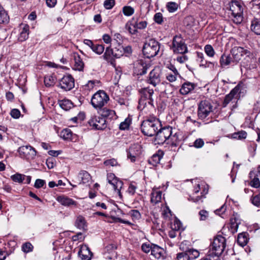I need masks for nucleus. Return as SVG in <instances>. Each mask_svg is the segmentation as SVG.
<instances>
[{"instance_id": "22", "label": "nucleus", "mask_w": 260, "mask_h": 260, "mask_svg": "<svg viewBox=\"0 0 260 260\" xmlns=\"http://www.w3.org/2000/svg\"><path fill=\"white\" fill-rule=\"evenodd\" d=\"M79 256L84 260H90L92 256V253L89 247L86 245H82L78 252Z\"/></svg>"}, {"instance_id": "23", "label": "nucleus", "mask_w": 260, "mask_h": 260, "mask_svg": "<svg viewBox=\"0 0 260 260\" xmlns=\"http://www.w3.org/2000/svg\"><path fill=\"white\" fill-rule=\"evenodd\" d=\"M21 29L18 40L19 42H23L26 40L28 38L29 26L26 24H21L20 25Z\"/></svg>"}, {"instance_id": "64", "label": "nucleus", "mask_w": 260, "mask_h": 260, "mask_svg": "<svg viewBox=\"0 0 260 260\" xmlns=\"http://www.w3.org/2000/svg\"><path fill=\"white\" fill-rule=\"evenodd\" d=\"M46 165L48 169H51L55 166V159L53 157H49L46 160Z\"/></svg>"}, {"instance_id": "27", "label": "nucleus", "mask_w": 260, "mask_h": 260, "mask_svg": "<svg viewBox=\"0 0 260 260\" xmlns=\"http://www.w3.org/2000/svg\"><path fill=\"white\" fill-rule=\"evenodd\" d=\"M101 115L106 120H111L116 118V113L114 110L103 108L101 110Z\"/></svg>"}, {"instance_id": "26", "label": "nucleus", "mask_w": 260, "mask_h": 260, "mask_svg": "<svg viewBox=\"0 0 260 260\" xmlns=\"http://www.w3.org/2000/svg\"><path fill=\"white\" fill-rule=\"evenodd\" d=\"M196 87L194 83L189 82H184L180 89V93L182 95H186L192 91Z\"/></svg>"}, {"instance_id": "20", "label": "nucleus", "mask_w": 260, "mask_h": 260, "mask_svg": "<svg viewBox=\"0 0 260 260\" xmlns=\"http://www.w3.org/2000/svg\"><path fill=\"white\" fill-rule=\"evenodd\" d=\"M76 179V182H78L79 184H85L90 182L91 180V176L87 171L82 170L79 173Z\"/></svg>"}, {"instance_id": "29", "label": "nucleus", "mask_w": 260, "mask_h": 260, "mask_svg": "<svg viewBox=\"0 0 260 260\" xmlns=\"http://www.w3.org/2000/svg\"><path fill=\"white\" fill-rule=\"evenodd\" d=\"M162 198V192L153 188L151 192V202L154 204L159 203Z\"/></svg>"}, {"instance_id": "42", "label": "nucleus", "mask_w": 260, "mask_h": 260, "mask_svg": "<svg viewBox=\"0 0 260 260\" xmlns=\"http://www.w3.org/2000/svg\"><path fill=\"white\" fill-rule=\"evenodd\" d=\"M131 119L130 118H126L125 120L121 122L120 124L119 128L120 130H125L128 129L129 125L131 123Z\"/></svg>"}, {"instance_id": "34", "label": "nucleus", "mask_w": 260, "mask_h": 260, "mask_svg": "<svg viewBox=\"0 0 260 260\" xmlns=\"http://www.w3.org/2000/svg\"><path fill=\"white\" fill-rule=\"evenodd\" d=\"M58 103L60 107L66 111L70 110L73 106L72 102L67 99L59 101Z\"/></svg>"}, {"instance_id": "59", "label": "nucleus", "mask_w": 260, "mask_h": 260, "mask_svg": "<svg viewBox=\"0 0 260 260\" xmlns=\"http://www.w3.org/2000/svg\"><path fill=\"white\" fill-rule=\"evenodd\" d=\"M226 210V207L225 204L223 205L219 209L216 210L214 212L216 214L219 215L222 218H224L223 215Z\"/></svg>"}, {"instance_id": "18", "label": "nucleus", "mask_w": 260, "mask_h": 260, "mask_svg": "<svg viewBox=\"0 0 260 260\" xmlns=\"http://www.w3.org/2000/svg\"><path fill=\"white\" fill-rule=\"evenodd\" d=\"M151 255L158 260H164L166 256L165 250L157 245H152Z\"/></svg>"}, {"instance_id": "8", "label": "nucleus", "mask_w": 260, "mask_h": 260, "mask_svg": "<svg viewBox=\"0 0 260 260\" xmlns=\"http://www.w3.org/2000/svg\"><path fill=\"white\" fill-rule=\"evenodd\" d=\"M231 53L233 56V62L236 63H238L244 55L250 59L254 57L253 53L249 50L241 47H234L231 49Z\"/></svg>"}, {"instance_id": "37", "label": "nucleus", "mask_w": 260, "mask_h": 260, "mask_svg": "<svg viewBox=\"0 0 260 260\" xmlns=\"http://www.w3.org/2000/svg\"><path fill=\"white\" fill-rule=\"evenodd\" d=\"M73 133L71 129L65 128L63 129L60 134L61 138L65 140H71L72 139Z\"/></svg>"}, {"instance_id": "1", "label": "nucleus", "mask_w": 260, "mask_h": 260, "mask_svg": "<svg viewBox=\"0 0 260 260\" xmlns=\"http://www.w3.org/2000/svg\"><path fill=\"white\" fill-rule=\"evenodd\" d=\"M226 247L225 238L221 235H217L211 242L207 253L215 258H220L225 251Z\"/></svg>"}, {"instance_id": "57", "label": "nucleus", "mask_w": 260, "mask_h": 260, "mask_svg": "<svg viewBox=\"0 0 260 260\" xmlns=\"http://www.w3.org/2000/svg\"><path fill=\"white\" fill-rule=\"evenodd\" d=\"M147 25L146 21H137L134 24V27L138 29H144Z\"/></svg>"}, {"instance_id": "4", "label": "nucleus", "mask_w": 260, "mask_h": 260, "mask_svg": "<svg viewBox=\"0 0 260 260\" xmlns=\"http://www.w3.org/2000/svg\"><path fill=\"white\" fill-rule=\"evenodd\" d=\"M229 10L231 12L232 20L236 24L240 23L243 20V7L240 3L237 1H231L229 3Z\"/></svg>"}, {"instance_id": "24", "label": "nucleus", "mask_w": 260, "mask_h": 260, "mask_svg": "<svg viewBox=\"0 0 260 260\" xmlns=\"http://www.w3.org/2000/svg\"><path fill=\"white\" fill-rule=\"evenodd\" d=\"M74 64L73 69L78 71H83L84 67V63L80 55L77 53L74 54Z\"/></svg>"}, {"instance_id": "54", "label": "nucleus", "mask_w": 260, "mask_h": 260, "mask_svg": "<svg viewBox=\"0 0 260 260\" xmlns=\"http://www.w3.org/2000/svg\"><path fill=\"white\" fill-rule=\"evenodd\" d=\"M85 238V233L82 232H79L76 235L72 236V240L73 241H82Z\"/></svg>"}, {"instance_id": "21", "label": "nucleus", "mask_w": 260, "mask_h": 260, "mask_svg": "<svg viewBox=\"0 0 260 260\" xmlns=\"http://www.w3.org/2000/svg\"><path fill=\"white\" fill-rule=\"evenodd\" d=\"M150 67V63H147L143 60H140L136 64V71L137 72L138 75H143L146 73Z\"/></svg>"}, {"instance_id": "32", "label": "nucleus", "mask_w": 260, "mask_h": 260, "mask_svg": "<svg viewBox=\"0 0 260 260\" xmlns=\"http://www.w3.org/2000/svg\"><path fill=\"white\" fill-rule=\"evenodd\" d=\"M233 62L232 57L229 54H223L220 57L219 62L222 68L230 65Z\"/></svg>"}, {"instance_id": "6", "label": "nucleus", "mask_w": 260, "mask_h": 260, "mask_svg": "<svg viewBox=\"0 0 260 260\" xmlns=\"http://www.w3.org/2000/svg\"><path fill=\"white\" fill-rule=\"evenodd\" d=\"M242 87V86L240 84H238L228 94L225 95L222 103L223 107H226L231 102L232 103H235L233 106V108H236L237 107V104L240 98Z\"/></svg>"}, {"instance_id": "58", "label": "nucleus", "mask_w": 260, "mask_h": 260, "mask_svg": "<svg viewBox=\"0 0 260 260\" xmlns=\"http://www.w3.org/2000/svg\"><path fill=\"white\" fill-rule=\"evenodd\" d=\"M152 245L149 243H143L142 245L141 249L142 251L145 253H148L151 251L152 252Z\"/></svg>"}, {"instance_id": "38", "label": "nucleus", "mask_w": 260, "mask_h": 260, "mask_svg": "<svg viewBox=\"0 0 260 260\" xmlns=\"http://www.w3.org/2000/svg\"><path fill=\"white\" fill-rule=\"evenodd\" d=\"M188 258L190 260H193L194 259L197 258L200 256V252L198 250L189 248L187 253H185Z\"/></svg>"}, {"instance_id": "36", "label": "nucleus", "mask_w": 260, "mask_h": 260, "mask_svg": "<svg viewBox=\"0 0 260 260\" xmlns=\"http://www.w3.org/2000/svg\"><path fill=\"white\" fill-rule=\"evenodd\" d=\"M138 108L141 110L146 109L147 111H150V110L153 109L154 108L153 99H152V102L150 104H149V102L148 103L147 102V100H146L145 105L141 104V101H139Z\"/></svg>"}, {"instance_id": "43", "label": "nucleus", "mask_w": 260, "mask_h": 260, "mask_svg": "<svg viewBox=\"0 0 260 260\" xmlns=\"http://www.w3.org/2000/svg\"><path fill=\"white\" fill-rule=\"evenodd\" d=\"M12 180L14 182L19 183H22L25 180V175L19 173H16L11 177Z\"/></svg>"}, {"instance_id": "28", "label": "nucleus", "mask_w": 260, "mask_h": 260, "mask_svg": "<svg viewBox=\"0 0 260 260\" xmlns=\"http://www.w3.org/2000/svg\"><path fill=\"white\" fill-rule=\"evenodd\" d=\"M163 155L164 153L162 151H158L157 153L154 154L149 159V163L153 166H156L157 164H159Z\"/></svg>"}, {"instance_id": "10", "label": "nucleus", "mask_w": 260, "mask_h": 260, "mask_svg": "<svg viewBox=\"0 0 260 260\" xmlns=\"http://www.w3.org/2000/svg\"><path fill=\"white\" fill-rule=\"evenodd\" d=\"M172 133V128L170 126H166L158 129L155 134V140L158 144H163L167 140H169Z\"/></svg>"}, {"instance_id": "55", "label": "nucleus", "mask_w": 260, "mask_h": 260, "mask_svg": "<svg viewBox=\"0 0 260 260\" xmlns=\"http://www.w3.org/2000/svg\"><path fill=\"white\" fill-rule=\"evenodd\" d=\"M250 185L256 188L260 187V181L257 176H254V178L250 181Z\"/></svg>"}, {"instance_id": "13", "label": "nucleus", "mask_w": 260, "mask_h": 260, "mask_svg": "<svg viewBox=\"0 0 260 260\" xmlns=\"http://www.w3.org/2000/svg\"><path fill=\"white\" fill-rule=\"evenodd\" d=\"M18 152L21 157L27 159H33L36 155V150L29 145L19 147Z\"/></svg>"}, {"instance_id": "15", "label": "nucleus", "mask_w": 260, "mask_h": 260, "mask_svg": "<svg viewBox=\"0 0 260 260\" xmlns=\"http://www.w3.org/2000/svg\"><path fill=\"white\" fill-rule=\"evenodd\" d=\"M74 79L70 75L64 76L59 83V86L66 91L70 90L74 87Z\"/></svg>"}, {"instance_id": "7", "label": "nucleus", "mask_w": 260, "mask_h": 260, "mask_svg": "<svg viewBox=\"0 0 260 260\" xmlns=\"http://www.w3.org/2000/svg\"><path fill=\"white\" fill-rule=\"evenodd\" d=\"M213 106L209 100H203L198 104V116L200 119H205L213 112Z\"/></svg>"}, {"instance_id": "56", "label": "nucleus", "mask_w": 260, "mask_h": 260, "mask_svg": "<svg viewBox=\"0 0 260 260\" xmlns=\"http://www.w3.org/2000/svg\"><path fill=\"white\" fill-rule=\"evenodd\" d=\"M154 21L158 24H161L164 22L162 14L160 13H156L153 18Z\"/></svg>"}, {"instance_id": "50", "label": "nucleus", "mask_w": 260, "mask_h": 260, "mask_svg": "<svg viewBox=\"0 0 260 260\" xmlns=\"http://www.w3.org/2000/svg\"><path fill=\"white\" fill-rule=\"evenodd\" d=\"M168 141V143H170L171 145L174 146H177L179 142L176 134H175L173 135L172 134L171 137L169 138V140Z\"/></svg>"}, {"instance_id": "33", "label": "nucleus", "mask_w": 260, "mask_h": 260, "mask_svg": "<svg viewBox=\"0 0 260 260\" xmlns=\"http://www.w3.org/2000/svg\"><path fill=\"white\" fill-rule=\"evenodd\" d=\"M248 240L247 233L243 232L239 234L237 238V242L242 247L244 246L247 243Z\"/></svg>"}, {"instance_id": "61", "label": "nucleus", "mask_w": 260, "mask_h": 260, "mask_svg": "<svg viewBox=\"0 0 260 260\" xmlns=\"http://www.w3.org/2000/svg\"><path fill=\"white\" fill-rule=\"evenodd\" d=\"M251 203L253 205L256 207L260 206V196L258 195L252 197L251 199Z\"/></svg>"}, {"instance_id": "19", "label": "nucleus", "mask_w": 260, "mask_h": 260, "mask_svg": "<svg viewBox=\"0 0 260 260\" xmlns=\"http://www.w3.org/2000/svg\"><path fill=\"white\" fill-rule=\"evenodd\" d=\"M116 53L114 52V50L110 47L106 48L105 52L103 55V58L108 62L110 63L113 66H115V56Z\"/></svg>"}, {"instance_id": "14", "label": "nucleus", "mask_w": 260, "mask_h": 260, "mask_svg": "<svg viewBox=\"0 0 260 260\" xmlns=\"http://www.w3.org/2000/svg\"><path fill=\"white\" fill-rule=\"evenodd\" d=\"M107 120L104 117L94 116L91 117L88 121L89 125L93 128L98 130L105 129L107 127Z\"/></svg>"}, {"instance_id": "39", "label": "nucleus", "mask_w": 260, "mask_h": 260, "mask_svg": "<svg viewBox=\"0 0 260 260\" xmlns=\"http://www.w3.org/2000/svg\"><path fill=\"white\" fill-rule=\"evenodd\" d=\"M75 225L77 228H84L87 226L86 221L85 217L81 215L77 217L75 221Z\"/></svg>"}, {"instance_id": "48", "label": "nucleus", "mask_w": 260, "mask_h": 260, "mask_svg": "<svg viewBox=\"0 0 260 260\" xmlns=\"http://www.w3.org/2000/svg\"><path fill=\"white\" fill-rule=\"evenodd\" d=\"M189 242L187 241H184L181 243L179 245L180 250H182L181 253H187L189 249L188 246H189Z\"/></svg>"}, {"instance_id": "9", "label": "nucleus", "mask_w": 260, "mask_h": 260, "mask_svg": "<svg viewBox=\"0 0 260 260\" xmlns=\"http://www.w3.org/2000/svg\"><path fill=\"white\" fill-rule=\"evenodd\" d=\"M171 49L175 53L183 54L188 51L184 39L178 36H175L173 38Z\"/></svg>"}, {"instance_id": "52", "label": "nucleus", "mask_w": 260, "mask_h": 260, "mask_svg": "<svg viewBox=\"0 0 260 260\" xmlns=\"http://www.w3.org/2000/svg\"><path fill=\"white\" fill-rule=\"evenodd\" d=\"M204 50L207 55L210 57H213L215 54L214 49L210 45H206L205 46Z\"/></svg>"}, {"instance_id": "11", "label": "nucleus", "mask_w": 260, "mask_h": 260, "mask_svg": "<svg viewBox=\"0 0 260 260\" xmlns=\"http://www.w3.org/2000/svg\"><path fill=\"white\" fill-rule=\"evenodd\" d=\"M107 180L108 183L112 186L114 191L121 198V189L123 185V182L120 180L115 175L112 173L107 174Z\"/></svg>"}, {"instance_id": "25", "label": "nucleus", "mask_w": 260, "mask_h": 260, "mask_svg": "<svg viewBox=\"0 0 260 260\" xmlns=\"http://www.w3.org/2000/svg\"><path fill=\"white\" fill-rule=\"evenodd\" d=\"M56 200L60 204L64 206L69 207L72 205L76 206L77 205V202L64 196H58Z\"/></svg>"}, {"instance_id": "35", "label": "nucleus", "mask_w": 260, "mask_h": 260, "mask_svg": "<svg viewBox=\"0 0 260 260\" xmlns=\"http://www.w3.org/2000/svg\"><path fill=\"white\" fill-rule=\"evenodd\" d=\"M9 21V17L7 12L0 6V24L8 23Z\"/></svg>"}, {"instance_id": "60", "label": "nucleus", "mask_w": 260, "mask_h": 260, "mask_svg": "<svg viewBox=\"0 0 260 260\" xmlns=\"http://www.w3.org/2000/svg\"><path fill=\"white\" fill-rule=\"evenodd\" d=\"M114 0H106L104 2V6L106 9H111L115 5Z\"/></svg>"}, {"instance_id": "46", "label": "nucleus", "mask_w": 260, "mask_h": 260, "mask_svg": "<svg viewBox=\"0 0 260 260\" xmlns=\"http://www.w3.org/2000/svg\"><path fill=\"white\" fill-rule=\"evenodd\" d=\"M123 14L126 16H132L135 12V10L131 6H124L122 8Z\"/></svg>"}, {"instance_id": "49", "label": "nucleus", "mask_w": 260, "mask_h": 260, "mask_svg": "<svg viewBox=\"0 0 260 260\" xmlns=\"http://www.w3.org/2000/svg\"><path fill=\"white\" fill-rule=\"evenodd\" d=\"M231 228H238L241 224V220L236 217H232L230 219Z\"/></svg>"}, {"instance_id": "47", "label": "nucleus", "mask_w": 260, "mask_h": 260, "mask_svg": "<svg viewBox=\"0 0 260 260\" xmlns=\"http://www.w3.org/2000/svg\"><path fill=\"white\" fill-rule=\"evenodd\" d=\"M167 7L169 12L173 13L177 10L178 5L175 2H171L167 3Z\"/></svg>"}, {"instance_id": "30", "label": "nucleus", "mask_w": 260, "mask_h": 260, "mask_svg": "<svg viewBox=\"0 0 260 260\" xmlns=\"http://www.w3.org/2000/svg\"><path fill=\"white\" fill-rule=\"evenodd\" d=\"M250 28L251 31L256 35H260V20L254 18L251 21Z\"/></svg>"}, {"instance_id": "16", "label": "nucleus", "mask_w": 260, "mask_h": 260, "mask_svg": "<svg viewBox=\"0 0 260 260\" xmlns=\"http://www.w3.org/2000/svg\"><path fill=\"white\" fill-rule=\"evenodd\" d=\"M139 91L141 94V98L139 101H141V104L145 105L146 100L148 103L149 102V104L152 102V95L154 94L153 89L148 87L143 88L141 89Z\"/></svg>"}, {"instance_id": "41", "label": "nucleus", "mask_w": 260, "mask_h": 260, "mask_svg": "<svg viewBox=\"0 0 260 260\" xmlns=\"http://www.w3.org/2000/svg\"><path fill=\"white\" fill-rule=\"evenodd\" d=\"M100 82L99 80H90L84 86L85 90L90 91L94 88V87L100 84Z\"/></svg>"}, {"instance_id": "62", "label": "nucleus", "mask_w": 260, "mask_h": 260, "mask_svg": "<svg viewBox=\"0 0 260 260\" xmlns=\"http://www.w3.org/2000/svg\"><path fill=\"white\" fill-rule=\"evenodd\" d=\"M204 145V141L201 138L197 139L193 143V146L197 148H202Z\"/></svg>"}, {"instance_id": "3", "label": "nucleus", "mask_w": 260, "mask_h": 260, "mask_svg": "<svg viewBox=\"0 0 260 260\" xmlns=\"http://www.w3.org/2000/svg\"><path fill=\"white\" fill-rule=\"evenodd\" d=\"M160 49V44L156 40L150 39L147 40L143 47V53L147 58L155 56L158 53Z\"/></svg>"}, {"instance_id": "45", "label": "nucleus", "mask_w": 260, "mask_h": 260, "mask_svg": "<svg viewBox=\"0 0 260 260\" xmlns=\"http://www.w3.org/2000/svg\"><path fill=\"white\" fill-rule=\"evenodd\" d=\"M105 50V47L102 44H94L92 50L98 54H101L103 53Z\"/></svg>"}, {"instance_id": "17", "label": "nucleus", "mask_w": 260, "mask_h": 260, "mask_svg": "<svg viewBox=\"0 0 260 260\" xmlns=\"http://www.w3.org/2000/svg\"><path fill=\"white\" fill-rule=\"evenodd\" d=\"M142 152V147L138 144L132 145L127 150V157L130 159L131 161L134 162L136 158L138 157Z\"/></svg>"}, {"instance_id": "2", "label": "nucleus", "mask_w": 260, "mask_h": 260, "mask_svg": "<svg viewBox=\"0 0 260 260\" xmlns=\"http://www.w3.org/2000/svg\"><path fill=\"white\" fill-rule=\"evenodd\" d=\"M160 127V121L157 118L153 117L144 120L141 124V128L145 135L152 137L155 135Z\"/></svg>"}, {"instance_id": "31", "label": "nucleus", "mask_w": 260, "mask_h": 260, "mask_svg": "<svg viewBox=\"0 0 260 260\" xmlns=\"http://www.w3.org/2000/svg\"><path fill=\"white\" fill-rule=\"evenodd\" d=\"M118 50L119 52L116 53V54H115L116 58H119L120 56H122L124 53L129 54L132 52V47L130 46L123 47L120 44L118 45Z\"/></svg>"}, {"instance_id": "63", "label": "nucleus", "mask_w": 260, "mask_h": 260, "mask_svg": "<svg viewBox=\"0 0 260 260\" xmlns=\"http://www.w3.org/2000/svg\"><path fill=\"white\" fill-rule=\"evenodd\" d=\"M199 215L200 216L201 220H205L209 217V213L207 211L202 210L199 212Z\"/></svg>"}, {"instance_id": "40", "label": "nucleus", "mask_w": 260, "mask_h": 260, "mask_svg": "<svg viewBox=\"0 0 260 260\" xmlns=\"http://www.w3.org/2000/svg\"><path fill=\"white\" fill-rule=\"evenodd\" d=\"M55 77L52 75H47L44 77V84L47 87L54 85L55 82Z\"/></svg>"}, {"instance_id": "44", "label": "nucleus", "mask_w": 260, "mask_h": 260, "mask_svg": "<svg viewBox=\"0 0 260 260\" xmlns=\"http://www.w3.org/2000/svg\"><path fill=\"white\" fill-rule=\"evenodd\" d=\"M128 215L131 216L133 221L138 220L141 218V214L137 210H131L129 212Z\"/></svg>"}, {"instance_id": "51", "label": "nucleus", "mask_w": 260, "mask_h": 260, "mask_svg": "<svg viewBox=\"0 0 260 260\" xmlns=\"http://www.w3.org/2000/svg\"><path fill=\"white\" fill-rule=\"evenodd\" d=\"M33 246L29 242H26L22 246V250L25 253H28L32 251Z\"/></svg>"}, {"instance_id": "5", "label": "nucleus", "mask_w": 260, "mask_h": 260, "mask_svg": "<svg viewBox=\"0 0 260 260\" xmlns=\"http://www.w3.org/2000/svg\"><path fill=\"white\" fill-rule=\"evenodd\" d=\"M109 97L104 90H100L92 96L91 104L95 109H101L109 101Z\"/></svg>"}, {"instance_id": "53", "label": "nucleus", "mask_w": 260, "mask_h": 260, "mask_svg": "<svg viewBox=\"0 0 260 260\" xmlns=\"http://www.w3.org/2000/svg\"><path fill=\"white\" fill-rule=\"evenodd\" d=\"M179 75L178 73L175 72H170L167 73L166 74V78L167 79L171 82H174L176 81L177 79V76Z\"/></svg>"}, {"instance_id": "12", "label": "nucleus", "mask_w": 260, "mask_h": 260, "mask_svg": "<svg viewBox=\"0 0 260 260\" xmlns=\"http://www.w3.org/2000/svg\"><path fill=\"white\" fill-rule=\"evenodd\" d=\"M161 71L158 67H155L149 73L148 77L146 80L147 83L155 87L161 82Z\"/></svg>"}]
</instances>
